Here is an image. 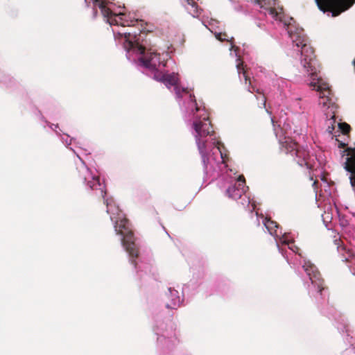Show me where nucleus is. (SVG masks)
<instances>
[{"label": "nucleus", "mask_w": 355, "mask_h": 355, "mask_svg": "<svg viewBox=\"0 0 355 355\" xmlns=\"http://www.w3.org/2000/svg\"><path fill=\"white\" fill-rule=\"evenodd\" d=\"M236 61V69L238 73L239 74L242 73L244 77L245 84H247L248 83L249 84L248 90L251 93L256 92L257 94L256 95V98L258 101L257 106L261 108H265L266 103V97L265 96L264 94L261 91H260L259 89H257L255 86L252 85L250 79L247 74V70L245 69L246 66L244 65L243 62L240 58H238Z\"/></svg>", "instance_id": "6e6552de"}, {"label": "nucleus", "mask_w": 355, "mask_h": 355, "mask_svg": "<svg viewBox=\"0 0 355 355\" xmlns=\"http://www.w3.org/2000/svg\"><path fill=\"white\" fill-rule=\"evenodd\" d=\"M217 40L219 41L223 42V41H228V35L225 33H218L215 35Z\"/></svg>", "instance_id": "5701e85b"}, {"label": "nucleus", "mask_w": 355, "mask_h": 355, "mask_svg": "<svg viewBox=\"0 0 355 355\" xmlns=\"http://www.w3.org/2000/svg\"><path fill=\"white\" fill-rule=\"evenodd\" d=\"M191 8L188 9L189 12L193 17H198L201 14L202 10L198 7L196 0H186Z\"/></svg>", "instance_id": "f3484780"}, {"label": "nucleus", "mask_w": 355, "mask_h": 355, "mask_svg": "<svg viewBox=\"0 0 355 355\" xmlns=\"http://www.w3.org/2000/svg\"><path fill=\"white\" fill-rule=\"evenodd\" d=\"M153 71V78L157 81L164 83L165 73H162L159 71V69H157L155 70H151Z\"/></svg>", "instance_id": "412c9836"}, {"label": "nucleus", "mask_w": 355, "mask_h": 355, "mask_svg": "<svg viewBox=\"0 0 355 355\" xmlns=\"http://www.w3.org/2000/svg\"><path fill=\"white\" fill-rule=\"evenodd\" d=\"M105 196L104 198H102L104 199V202L107 207V213L110 215L111 220H114L116 218H121V216H123V213L112 200L105 199Z\"/></svg>", "instance_id": "ddd939ff"}, {"label": "nucleus", "mask_w": 355, "mask_h": 355, "mask_svg": "<svg viewBox=\"0 0 355 355\" xmlns=\"http://www.w3.org/2000/svg\"><path fill=\"white\" fill-rule=\"evenodd\" d=\"M217 148L220 154L222 163L225 164L229 159L227 150L225 149L224 145L219 141L217 142Z\"/></svg>", "instance_id": "aec40b11"}, {"label": "nucleus", "mask_w": 355, "mask_h": 355, "mask_svg": "<svg viewBox=\"0 0 355 355\" xmlns=\"http://www.w3.org/2000/svg\"><path fill=\"white\" fill-rule=\"evenodd\" d=\"M202 111L203 113L200 117L196 116L193 125L196 132L195 137H207L208 135H212L214 131L209 120V114L204 109Z\"/></svg>", "instance_id": "0eeeda50"}, {"label": "nucleus", "mask_w": 355, "mask_h": 355, "mask_svg": "<svg viewBox=\"0 0 355 355\" xmlns=\"http://www.w3.org/2000/svg\"><path fill=\"white\" fill-rule=\"evenodd\" d=\"M338 126H339V128H340L341 132L343 135L349 134L350 130H351L350 125L348 123H345V122L340 123L338 124Z\"/></svg>", "instance_id": "4be33fe9"}, {"label": "nucleus", "mask_w": 355, "mask_h": 355, "mask_svg": "<svg viewBox=\"0 0 355 355\" xmlns=\"http://www.w3.org/2000/svg\"><path fill=\"white\" fill-rule=\"evenodd\" d=\"M179 81L178 74L175 73H165L164 83L168 87L171 86H176Z\"/></svg>", "instance_id": "dca6fc26"}, {"label": "nucleus", "mask_w": 355, "mask_h": 355, "mask_svg": "<svg viewBox=\"0 0 355 355\" xmlns=\"http://www.w3.org/2000/svg\"><path fill=\"white\" fill-rule=\"evenodd\" d=\"M245 191V180L243 175H240L235 183L231 185L226 191L229 198L238 200L242 197Z\"/></svg>", "instance_id": "9b49d317"}, {"label": "nucleus", "mask_w": 355, "mask_h": 355, "mask_svg": "<svg viewBox=\"0 0 355 355\" xmlns=\"http://www.w3.org/2000/svg\"><path fill=\"white\" fill-rule=\"evenodd\" d=\"M180 298L178 297L177 300H175L173 304V306H171L169 304H167L166 305V307L167 308H170V309H177L178 306H180Z\"/></svg>", "instance_id": "b1692460"}, {"label": "nucleus", "mask_w": 355, "mask_h": 355, "mask_svg": "<svg viewBox=\"0 0 355 355\" xmlns=\"http://www.w3.org/2000/svg\"><path fill=\"white\" fill-rule=\"evenodd\" d=\"M174 90H175L176 96L178 98H182L184 94H189L190 100L195 104L196 112L200 111V107H198L196 103V100L195 96L190 94L188 88H184V87L181 88L178 85H177L176 86H175Z\"/></svg>", "instance_id": "4468645a"}, {"label": "nucleus", "mask_w": 355, "mask_h": 355, "mask_svg": "<svg viewBox=\"0 0 355 355\" xmlns=\"http://www.w3.org/2000/svg\"><path fill=\"white\" fill-rule=\"evenodd\" d=\"M282 147L285 148L287 154H291L296 157V161L300 166L309 167L306 161L309 156V152L297 142L291 138H286L285 141L282 143Z\"/></svg>", "instance_id": "39448f33"}, {"label": "nucleus", "mask_w": 355, "mask_h": 355, "mask_svg": "<svg viewBox=\"0 0 355 355\" xmlns=\"http://www.w3.org/2000/svg\"><path fill=\"white\" fill-rule=\"evenodd\" d=\"M303 268L309 276L311 284L317 287L318 292L321 294L322 291L324 289V279L322 278L321 274L316 266L307 261L304 263Z\"/></svg>", "instance_id": "9d476101"}, {"label": "nucleus", "mask_w": 355, "mask_h": 355, "mask_svg": "<svg viewBox=\"0 0 355 355\" xmlns=\"http://www.w3.org/2000/svg\"><path fill=\"white\" fill-rule=\"evenodd\" d=\"M96 14H97V11H96V10H95V11H94V15H96Z\"/></svg>", "instance_id": "cd10ccee"}, {"label": "nucleus", "mask_w": 355, "mask_h": 355, "mask_svg": "<svg viewBox=\"0 0 355 355\" xmlns=\"http://www.w3.org/2000/svg\"><path fill=\"white\" fill-rule=\"evenodd\" d=\"M76 178L81 182L85 183L87 181V184L92 190H99L101 196L105 197L106 194L105 186L100 183L98 177H92L89 168L85 166H80L77 168L76 174Z\"/></svg>", "instance_id": "423d86ee"}, {"label": "nucleus", "mask_w": 355, "mask_h": 355, "mask_svg": "<svg viewBox=\"0 0 355 355\" xmlns=\"http://www.w3.org/2000/svg\"><path fill=\"white\" fill-rule=\"evenodd\" d=\"M317 90L320 91V92H327L328 94H329V87L327 85H324V86L319 85V86H318Z\"/></svg>", "instance_id": "393cba45"}, {"label": "nucleus", "mask_w": 355, "mask_h": 355, "mask_svg": "<svg viewBox=\"0 0 355 355\" xmlns=\"http://www.w3.org/2000/svg\"><path fill=\"white\" fill-rule=\"evenodd\" d=\"M315 2L321 11H330L333 17H336L348 10L355 3V0H315Z\"/></svg>", "instance_id": "20e7f679"}, {"label": "nucleus", "mask_w": 355, "mask_h": 355, "mask_svg": "<svg viewBox=\"0 0 355 355\" xmlns=\"http://www.w3.org/2000/svg\"><path fill=\"white\" fill-rule=\"evenodd\" d=\"M119 34L121 35H123L124 37L126 39V40H128L130 37V33L124 32V33H119Z\"/></svg>", "instance_id": "a878e982"}, {"label": "nucleus", "mask_w": 355, "mask_h": 355, "mask_svg": "<svg viewBox=\"0 0 355 355\" xmlns=\"http://www.w3.org/2000/svg\"><path fill=\"white\" fill-rule=\"evenodd\" d=\"M264 1H265V0H256V1L257 2V3H258L259 5H260V6H261V7H262V8L265 7V5H266V4H265V3H264Z\"/></svg>", "instance_id": "bb28decb"}, {"label": "nucleus", "mask_w": 355, "mask_h": 355, "mask_svg": "<svg viewBox=\"0 0 355 355\" xmlns=\"http://www.w3.org/2000/svg\"><path fill=\"white\" fill-rule=\"evenodd\" d=\"M94 3H97L98 6L101 10V13L105 18L107 19V23L111 26H121L123 27L135 26L137 22V19H131L130 17L123 13L115 15L112 11L107 7V2L105 0H93Z\"/></svg>", "instance_id": "7ed1b4c3"}, {"label": "nucleus", "mask_w": 355, "mask_h": 355, "mask_svg": "<svg viewBox=\"0 0 355 355\" xmlns=\"http://www.w3.org/2000/svg\"><path fill=\"white\" fill-rule=\"evenodd\" d=\"M264 225L271 235H277V229L279 227L277 222L272 220L270 218H266Z\"/></svg>", "instance_id": "a211bd4d"}, {"label": "nucleus", "mask_w": 355, "mask_h": 355, "mask_svg": "<svg viewBox=\"0 0 355 355\" xmlns=\"http://www.w3.org/2000/svg\"><path fill=\"white\" fill-rule=\"evenodd\" d=\"M293 42L295 43V46L298 48H301L302 49L304 44H308L309 40L305 36L295 35H294L293 37Z\"/></svg>", "instance_id": "6ab92c4d"}, {"label": "nucleus", "mask_w": 355, "mask_h": 355, "mask_svg": "<svg viewBox=\"0 0 355 355\" xmlns=\"http://www.w3.org/2000/svg\"><path fill=\"white\" fill-rule=\"evenodd\" d=\"M114 223V227L116 233L121 235V242L126 252L132 258L131 262L136 266V259L139 256V250L135 243L133 232L129 229L128 220L123 216L121 218H116L112 220Z\"/></svg>", "instance_id": "f257e3e1"}, {"label": "nucleus", "mask_w": 355, "mask_h": 355, "mask_svg": "<svg viewBox=\"0 0 355 355\" xmlns=\"http://www.w3.org/2000/svg\"><path fill=\"white\" fill-rule=\"evenodd\" d=\"M345 168L351 173V184L355 187V154L347 159Z\"/></svg>", "instance_id": "2eb2a0df"}, {"label": "nucleus", "mask_w": 355, "mask_h": 355, "mask_svg": "<svg viewBox=\"0 0 355 355\" xmlns=\"http://www.w3.org/2000/svg\"><path fill=\"white\" fill-rule=\"evenodd\" d=\"M128 46L130 49L141 55L139 61L143 67L150 70H155L159 69L161 65L166 66V62L161 61L160 55L153 51L151 49L146 50V48L138 42L130 41Z\"/></svg>", "instance_id": "f03ea898"}, {"label": "nucleus", "mask_w": 355, "mask_h": 355, "mask_svg": "<svg viewBox=\"0 0 355 355\" xmlns=\"http://www.w3.org/2000/svg\"><path fill=\"white\" fill-rule=\"evenodd\" d=\"M302 60L301 63L304 69L308 72H311L313 74L317 71L318 61L316 60V55H315V51L313 48L309 43L308 44H304L302 49L301 50Z\"/></svg>", "instance_id": "1a4fd4ad"}, {"label": "nucleus", "mask_w": 355, "mask_h": 355, "mask_svg": "<svg viewBox=\"0 0 355 355\" xmlns=\"http://www.w3.org/2000/svg\"><path fill=\"white\" fill-rule=\"evenodd\" d=\"M206 138L207 137H195L198 149L201 155L202 162L205 168L207 167L209 163V148L207 146V141Z\"/></svg>", "instance_id": "f8f14e48"}]
</instances>
